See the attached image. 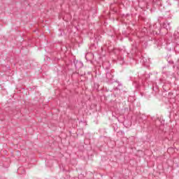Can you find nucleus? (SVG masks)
<instances>
[{
	"label": "nucleus",
	"instance_id": "4",
	"mask_svg": "<svg viewBox=\"0 0 179 179\" xmlns=\"http://www.w3.org/2000/svg\"><path fill=\"white\" fill-rule=\"evenodd\" d=\"M74 64H75V67L77 69L83 68V63L82 62L76 61V62H74Z\"/></svg>",
	"mask_w": 179,
	"mask_h": 179
},
{
	"label": "nucleus",
	"instance_id": "3",
	"mask_svg": "<svg viewBox=\"0 0 179 179\" xmlns=\"http://www.w3.org/2000/svg\"><path fill=\"white\" fill-rule=\"evenodd\" d=\"M162 27L164 29H166V30H170L171 29V26L170 22L166 21L165 22L163 23Z\"/></svg>",
	"mask_w": 179,
	"mask_h": 179
},
{
	"label": "nucleus",
	"instance_id": "5",
	"mask_svg": "<svg viewBox=\"0 0 179 179\" xmlns=\"http://www.w3.org/2000/svg\"><path fill=\"white\" fill-rule=\"evenodd\" d=\"M152 2L155 5H160V1L159 0H152Z\"/></svg>",
	"mask_w": 179,
	"mask_h": 179
},
{
	"label": "nucleus",
	"instance_id": "7",
	"mask_svg": "<svg viewBox=\"0 0 179 179\" xmlns=\"http://www.w3.org/2000/svg\"><path fill=\"white\" fill-rule=\"evenodd\" d=\"M147 30L148 29L146 28H144L142 31H143V33H146Z\"/></svg>",
	"mask_w": 179,
	"mask_h": 179
},
{
	"label": "nucleus",
	"instance_id": "8",
	"mask_svg": "<svg viewBox=\"0 0 179 179\" xmlns=\"http://www.w3.org/2000/svg\"><path fill=\"white\" fill-rule=\"evenodd\" d=\"M87 55H92L91 53H87L86 55H85V58L87 59Z\"/></svg>",
	"mask_w": 179,
	"mask_h": 179
},
{
	"label": "nucleus",
	"instance_id": "9",
	"mask_svg": "<svg viewBox=\"0 0 179 179\" xmlns=\"http://www.w3.org/2000/svg\"><path fill=\"white\" fill-rule=\"evenodd\" d=\"M103 66H104V64H103Z\"/></svg>",
	"mask_w": 179,
	"mask_h": 179
},
{
	"label": "nucleus",
	"instance_id": "6",
	"mask_svg": "<svg viewBox=\"0 0 179 179\" xmlns=\"http://www.w3.org/2000/svg\"><path fill=\"white\" fill-rule=\"evenodd\" d=\"M120 64H124V58L121 57L120 59Z\"/></svg>",
	"mask_w": 179,
	"mask_h": 179
},
{
	"label": "nucleus",
	"instance_id": "2",
	"mask_svg": "<svg viewBox=\"0 0 179 179\" xmlns=\"http://www.w3.org/2000/svg\"><path fill=\"white\" fill-rule=\"evenodd\" d=\"M175 43V44H177V45H179V37L173 39V37L171 36L169 39H168L167 43Z\"/></svg>",
	"mask_w": 179,
	"mask_h": 179
},
{
	"label": "nucleus",
	"instance_id": "1",
	"mask_svg": "<svg viewBox=\"0 0 179 179\" xmlns=\"http://www.w3.org/2000/svg\"><path fill=\"white\" fill-rule=\"evenodd\" d=\"M113 74H111L110 72H107L106 73V82H108V83H113Z\"/></svg>",
	"mask_w": 179,
	"mask_h": 179
}]
</instances>
